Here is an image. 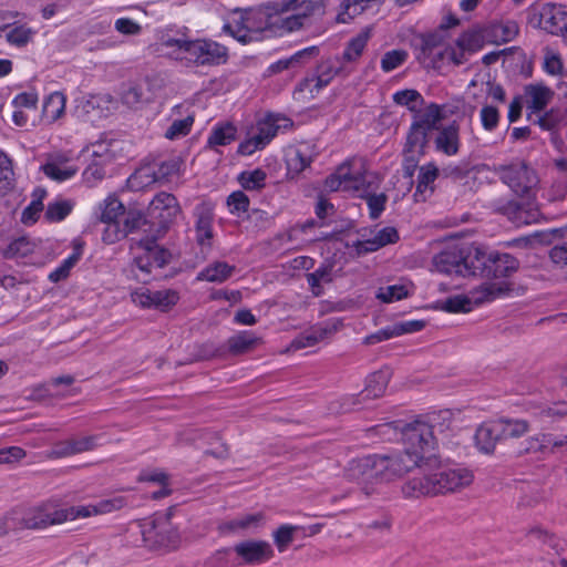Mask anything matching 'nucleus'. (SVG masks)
<instances>
[{"mask_svg":"<svg viewBox=\"0 0 567 567\" xmlns=\"http://www.w3.org/2000/svg\"><path fill=\"white\" fill-rule=\"evenodd\" d=\"M123 216L124 219L122 223V227L125 230L126 236L136 233L137 230L144 228L145 226L150 227L151 225V220L148 221L146 216L140 210L131 209L127 213L125 212Z\"/></svg>","mask_w":567,"mask_h":567,"instance_id":"obj_54","label":"nucleus"},{"mask_svg":"<svg viewBox=\"0 0 567 567\" xmlns=\"http://www.w3.org/2000/svg\"><path fill=\"white\" fill-rule=\"evenodd\" d=\"M488 34L495 41L507 43L513 41L519 33L518 23L514 20L493 21L487 27Z\"/></svg>","mask_w":567,"mask_h":567,"instance_id":"obj_34","label":"nucleus"},{"mask_svg":"<svg viewBox=\"0 0 567 567\" xmlns=\"http://www.w3.org/2000/svg\"><path fill=\"white\" fill-rule=\"evenodd\" d=\"M313 162V157L301 148L290 153L286 159L288 175L297 176Z\"/></svg>","mask_w":567,"mask_h":567,"instance_id":"obj_44","label":"nucleus"},{"mask_svg":"<svg viewBox=\"0 0 567 567\" xmlns=\"http://www.w3.org/2000/svg\"><path fill=\"white\" fill-rule=\"evenodd\" d=\"M473 478L472 471L466 467H440L432 474L410 480L404 484L403 493L410 497L453 493L468 486Z\"/></svg>","mask_w":567,"mask_h":567,"instance_id":"obj_3","label":"nucleus"},{"mask_svg":"<svg viewBox=\"0 0 567 567\" xmlns=\"http://www.w3.org/2000/svg\"><path fill=\"white\" fill-rule=\"evenodd\" d=\"M302 529V526L290 524H282L278 528H276L272 532V538L278 551H286L290 544L295 540L296 533Z\"/></svg>","mask_w":567,"mask_h":567,"instance_id":"obj_42","label":"nucleus"},{"mask_svg":"<svg viewBox=\"0 0 567 567\" xmlns=\"http://www.w3.org/2000/svg\"><path fill=\"white\" fill-rule=\"evenodd\" d=\"M446 38L447 34L442 33L437 29L415 35L412 45L419 51L416 59L419 61L429 59L433 54L434 49L440 47Z\"/></svg>","mask_w":567,"mask_h":567,"instance_id":"obj_22","label":"nucleus"},{"mask_svg":"<svg viewBox=\"0 0 567 567\" xmlns=\"http://www.w3.org/2000/svg\"><path fill=\"white\" fill-rule=\"evenodd\" d=\"M475 249L476 244L446 246L433 257V265L437 271L445 275L473 276Z\"/></svg>","mask_w":567,"mask_h":567,"instance_id":"obj_6","label":"nucleus"},{"mask_svg":"<svg viewBox=\"0 0 567 567\" xmlns=\"http://www.w3.org/2000/svg\"><path fill=\"white\" fill-rule=\"evenodd\" d=\"M403 451L370 454L352 461L350 476L363 481L390 482L415 467L433 466L437 462L433 425L415 420L400 427Z\"/></svg>","mask_w":567,"mask_h":567,"instance_id":"obj_1","label":"nucleus"},{"mask_svg":"<svg viewBox=\"0 0 567 567\" xmlns=\"http://www.w3.org/2000/svg\"><path fill=\"white\" fill-rule=\"evenodd\" d=\"M332 269L333 265L330 262H323L313 272L306 274L307 282L310 286V289L313 296L319 297L323 289L321 282H331L332 281Z\"/></svg>","mask_w":567,"mask_h":567,"instance_id":"obj_37","label":"nucleus"},{"mask_svg":"<svg viewBox=\"0 0 567 567\" xmlns=\"http://www.w3.org/2000/svg\"><path fill=\"white\" fill-rule=\"evenodd\" d=\"M472 167L468 162L462 161L458 164H450L441 169V175L451 178L453 182H461L470 175Z\"/></svg>","mask_w":567,"mask_h":567,"instance_id":"obj_61","label":"nucleus"},{"mask_svg":"<svg viewBox=\"0 0 567 567\" xmlns=\"http://www.w3.org/2000/svg\"><path fill=\"white\" fill-rule=\"evenodd\" d=\"M264 520L265 516L262 513L246 514L220 523L217 529L223 535L236 534L251 528H258L262 525Z\"/></svg>","mask_w":567,"mask_h":567,"instance_id":"obj_21","label":"nucleus"},{"mask_svg":"<svg viewBox=\"0 0 567 567\" xmlns=\"http://www.w3.org/2000/svg\"><path fill=\"white\" fill-rule=\"evenodd\" d=\"M342 326L343 322L339 318L328 319L324 322L316 324L311 329L300 333L293 339L291 344L295 349L313 347L336 333Z\"/></svg>","mask_w":567,"mask_h":567,"instance_id":"obj_13","label":"nucleus"},{"mask_svg":"<svg viewBox=\"0 0 567 567\" xmlns=\"http://www.w3.org/2000/svg\"><path fill=\"white\" fill-rule=\"evenodd\" d=\"M207 567H238L233 547H223L215 550L206 560Z\"/></svg>","mask_w":567,"mask_h":567,"instance_id":"obj_47","label":"nucleus"},{"mask_svg":"<svg viewBox=\"0 0 567 567\" xmlns=\"http://www.w3.org/2000/svg\"><path fill=\"white\" fill-rule=\"evenodd\" d=\"M92 161L83 172L86 182L102 181L105 176V167L111 163L112 156L109 152L101 153L93 151Z\"/></svg>","mask_w":567,"mask_h":567,"instance_id":"obj_31","label":"nucleus"},{"mask_svg":"<svg viewBox=\"0 0 567 567\" xmlns=\"http://www.w3.org/2000/svg\"><path fill=\"white\" fill-rule=\"evenodd\" d=\"M363 174L353 175L346 164L340 165L337 171L324 179V187L329 192L347 190L359 192L363 186Z\"/></svg>","mask_w":567,"mask_h":567,"instance_id":"obj_15","label":"nucleus"},{"mask_svg":"<svg viewBox=\"0 0 567 567\" xmlns=\"http://www.w3.org/2000/svg\"><path fill=\"white\" fill-rule=\"evenodd\" d=\"M178 301V295L174 290L152 291V308L162 312L171 310Z\"/></svg>","mask_w":567,"mask_h":567,"instance_id":"obj_53","label":"nucleus"},{"mask_svg":"<svg viewBox=\"0 0 567 567\" xmlns=\"http://www.w3.org/2000/svg\"><path fill=\"white\" fill-rule=\"evenodd\" d=\"M226 203L229 213L237 216L247 213L250 205L249 197L243 190H235L229 194Z\"/></svg>","mask_w":567,"mask_h":567,"instance_id":"obj_59","label":"nucleus"},{"mask_svg":"<svg viewBox=\"0 0 567 567\" xmlns=\"http://www.w3.org/2000/svg\"><path fill=\"white\" fill-rule=\"evenodd\" d=\"M496 424L502 441L522 437L529 431V422L523 419L499 417Z\"/></svg>","mask_w":567,"mask_h":567,"instance_id":"obj_29","label":"nucleus"},{"mask_svg":"<svg viewBox=\"0 0 567 567\" xmlns=\"http://www.w3.org/2000/svg\"><path fill=\"white\" fill-rule=\"evenodd\" d=\"M189 61L197 65H220L228 60V49L213 40H193L188 53Z\"/></svg>","mask_w":567,"mask_h":567,"instance_id":"obj_12","label":"nucleus"},{"mask_svg":"<svg viewBox=\"0 0 567 567\" xmlns=\"http://www.w3.org/2000/svg\"><path fill=\"white\" fill-rule=\"evenodd\" d=\"M74 206L73 199L56 198L48 204L44 218L48 223H60L72 213Z\"/></svg>","mask_w":567,"mask_h":567,"instance_id":"obj_36","label":"nucleus"},{"mask_svg":"<svg viewBox=\"0 0 567 567\" xmlns=\"http://www.w3.org/2000/svg\"><path fill=\"white\" fill-rule=\"evenodd\" d=\"M484 45V39L477 30H466L455 40V47L467 53H475Z\"/></svg>","mask_w":567,"mask_h":567,"instance_id":"obj_46","label":"nucleus"},{"mask_svg":"<svg viewBox=\"0 0 567 567\" xmlns=\"http://www.w3.org/2000/svg\"><path fill=\"white\" fill-rule=\"evenodd\" d=\"M483 296L477 298L478 302L493 301L498 297L507 296L512 291V286L508 282H486L482 285Z\"/></svg>","mask_w":567,"mask_h":567,"instance_id":"obj_56","label":"nucleus"},{"mask_svg":"<svg viewBox=\"0 0 567 567\" xmlns=\"http://www.w3.org/2000/svg\"><path fill=\"white\" fill-rule=\"evenodd\" d=\"M549 2L533 4L528 9V23L536 29H543L546 31V25L548 24V17L550 13Z\"/></svg>","mask_w":567,"mask_h":567,"instance_id":"obj_52","label":"nucleus"},{"mask_svg":"<svg viewBox=\"0 0 567 567\" xmlns=\"http://www.w3.org/2000/svg\"><path fill=\"white\" fill-rule=\"evenodd\" d=\"M429 144V132L425 130H421L420 127L413 128V124L406 134L405 144L403 147V154L414 153L416 147L419 148V154L424 155L425 148Z\"/></svg>","mask_w":567,"mask_h":567,"instance_id":"obj_38","label":"nucleus"},{"mask_svg":"<svg viewBox=\"0 0 567 567\" xmlns=\"http://www.w3.org/2000/svg\"><path fill=\"white\" fill-rule=\"evenodd\" d=\"M213 214L209 210L202 209L197 214L195 230L196 240L200 246L210 245L209 240L213 238Z\"/></svg>","mask_w":567,"mask_h":567,"instance_id":"obj_40","label":"nucleus"},{"mask_svg":"<svg viewBox=\"0 0 567 567\" xmlns=\"http://www.w3.org/2000/svg\"><path fill=\"white\" fill-rule=\"evenodd\" d=\"M408 295L409 292L404 285H391L379 288L375 297L384 303H391L406 298Z\"/></svg>","mask_w":567,"mask_h":567,"instance_id":"obj_58","label":"nucleus"},{"mask_svg":"<svg viewBox=\"0 0 567 567\" xmlns=\"http://www.w3.org/2000/svg\"><path fill=\"white\" fill-rule=\"evenodd\" d=\"M368 42V35L364 33H360L357 37L352 38L346 45L342 55L339 56L341 62H354L357 61Z\"/></svg>","mask_w":567,"mask_h":567,"instance_id":"obj_50","label":"nucleus"},{"mask_svg":"<svg viewBox=\"0 0 567 567\" xmlns=\"http://www.w3.org/2000/svg\"><path fill=\"white\" fill-rule=\"evenodd\" d=\"M238 137L237 126L231 122L216 123L207 138L206 148L214 150L217 146H227Z\"/></svg>","mask_w":567,"mask_h":567,"instance_id":"obj_23","label":"nucleus"},{"mask_svg":"<svg viewBox=\"0 0 567 567\" xmlns=\"http://www.w3.org/2000/svg\"><path fill=\"white\" fill-rule=\"evenodd\" d=\"M257 134L255 135L259 141V145L264 147L277 135L279 125L277 118L272 115L257 122Z\"/></svg>","mask_w":567,"mask_h":567,"instance_id":"obj_49","label":"nucleus"},{"mask_svg":"<svg viewBox=\"0 0 567 567\" xmlns=\"http://www.w3.org/2000/svg\"><path fill=\"white\" fill-rule=\"evenodd\" d=\"M297 11L300 16H322L324 13L323 0H280V1H268L261 4L256 14L260 18H265L264 27L259 29H269L277 22H272L271 19L278 17L280 13L287 11Z\"/></svg>","mask_w":567,"mask_h":567,"instance_id":"obj_9","label":"nucleus"},{"mask_svg":"<svg viewBox=\"0 0 567 567\" xmlns=\"http://www.w3.org/2000/svg\"><path fill=\"white\" fill-rule=\"evenodd\" d=\"M173 507L165 513H156L153 518L142 525V538L151 549H176L181 542V535L171 523Z\"/></svg>","mask_w":567,"mask_h":567,"instance_id":"obj_5","label":"nucleus"},{"mask_svg":"<svg viewBox=\"0 0 567 567\" xmlns=\"http://www.w3.org/2000/svg\"><path fill=\"white\" fill-rule=\"evenodd\" d=\"M434 309L449 313H466L472 310V301L465 295H455L445 300H437L434 305Z\"/></svg>","mask_w":567,"mask_h":567,"instance_id":"obj_39","label":"nucleus"},{"mask_svg":"<svg viewBox=\"0 0 567 567\" xmlns=\"http://www.w3.org/2000/svg\"><path fill=\"white\" fill-rule=\"evenodd\" d=\"M235 266L226 261H215L206 266L197 275V280H206L208 282H224L235 271Z\"/></svg>","mask_w":567,"mask_h":567,"instance_id":"obj_32","label":"nucleus"},{"mask_svg":"<svg viewBox=\"0 0 567 567\" xmlns=\"http://www.w3.org/2000/svg\"><path fill=\"white\" fill-rule=\"evenodd\" d=\"M434 146L437 152L446 156L456 155L461 146L460 124L453 121L446 126H440L434 138Z\"/></svg>","mask_w":567,"mask_h":567,"instance_id":"obj_17","label":"nucleus"},{"mask_svg":"<svg viewBox=\"0 0 567 567\" xmlns=\"http://www.w3.org/2000/svg\"><path fill=\"white\" fill-rule=\"evenodd\" d=\"M163 236H159L158 234L150 233L143 238L135 239L131 238L132 245H136L137 247L146 250L147 255L150 256L151 260L153 261V265L163 268L167 264L171 262L172 254L168 249L164 247H159L156 241L162 238Z\"/></svg>","mask_w":567,"mask_h":567,"instance_id":"obj_18","label":"nucleus"},{"mask_svg":"<svg viewBox=\"0 0 567 567\" xmlns=\"http://www.w3.org/2000/svg\"><path fill=\"white\" fill-rule=\"evenodd\" d=\"M441 175V171L434 163H427L419 168L417 184L414 196L424 193L427 188L434 192L432 184Z\"/></svg>","mask_w":567,"mask_h":567,"instance_id":"obj_43","label":"nucleus"},{"mask_svg":"<svg viewBox=\"0 0 567 567\" xmlns=\"http://www.w3.org/2000/svg\"><path fill=\"white\" fill-rule=\"evenodd\" d=\"M193 123V116H187L182 120H175L166 130L164 136L167 140H176L181 136H186L190 132Z\"/></svg>","mask_w":567,"mask_h":567,"instance_id":"obj_63","label":"nucleus"},{"mask_svg":"<svg viewBox=\"0 0 567 567\" xmlns=\"http://www.w3.org/2000/svg\"><path fill=\"white\" fill-rule=\"evenodd\" d=\"M413 113V128L420 127L429 133L440 128L437 123L443 118L441 105L432 102L423 111L417 109Z\"/></svg>","mask_w":567,"mask_h":567,"instance_id":"obj_24","label":"nucleus"},{"mask_svg":"<svg viewBox=\"0 0 567 567\" xmlns=\"http://www.w3.org/2000/svg\"><path fill=\"white\" fill-rule=\"evenodd\" d=\"M125 214V207L122 202L115 196H109L101 207L99 219L102 223L118 221L117 218Z\"/></svg>","mask_w":567,"mask_h":567,"instance_id":"obj_48","label":"nucleus"},{"mask_svg":"<svg viewBox=\"0 0 567 567\" xmlns=\"http://www.w3.org/2000/svg\"><path fill=\"white\" fill-rule=\"evenodd\" d=\"M391 378L389 369H381L369 374L365 380V388L357 393L344 395L339 400V411L349 413L367 406V401L382 396Z\"/></svg>","mask_w":567,"mask_h":567,"instance_id":"obj_8","label":"nucleus"},{"mask_svg":"<svg viewBox=\"0 0 567 567\" xmlns=\"http://www.w3.org/2000/svg\"><path fill=\"white\" fill-rule=\"evenodd\" d=\"M495 210L506 216L517 227L536 223L540 215L539 210L532 207L530 204H524L517 200L499 202Z\"/></svg>","mask_w":567,"mask_h":567,"instance_id":"obj_14","label":"nucleus"},{"mask_svg":"<svg viewBox=\"0 0 567 567\" xmlns=\"http://www.w3.org/2000/svg\"><path fill=\"white\" fill-rule=\"evenodd\" d=\"M83 249L84 244L82 241L73 240L72 254L65 258L59 267L49 274L48 279L53 284L65 280L70 276L71 269L80 261L83 255Z\"/></svg>","mask_w":567,"mask_h":567,"instance_id":"obj_26","label":"nucleus"},{"mask_svg":"<svg viewBox=\"0 0 567 567\" xmlns=\"http://www.w3.org/2000/svg\"><path fill=\"white\" fill-rule=\"evenodd\" d=\"M550 13L546 32L553 35H567V6L549 2Z\"/></svg>","mask_w":567,"mask_h":567,"instance_id":"obj_33","label":"nucleus"},{"mask_svg":"<svg viewBox=\"0 0 567 567\" xmlns=\"http://www.w3.org/2000/svg\"><path fill=\"white\" fill-rule=\"evenodd\" d=\"M408 56V52L402 49H395L385 52L381 59L382 71L391 72L395 70L406 61Z\"/></svg>","mask_w":567,"mask_h":567,"instance_id":"obj_60","label":"nucleus"},{"mask_svg":"<svg viewBox=\"0 0 567 567\" xmlns=\"http://www.w3.org/2000/svg\"><path fill=\"white\" fill-rule=\"evenodd\" d=\"M100 439L101 435H89L80 439H71L65 442L63 454L73 455L86 451H92L99 446Z\"/></svg>","mask_w":567,"mask_h":567,"instance_id":"obj_45","label":"nucleus"},{"mask_svg":"<svg viewBox=\"0 0 567 567\" xmlns=\"http://www.w3.org/2000/svg\"><path fill=\"white\" fill-rule=\"evenodd\" d=\"M260 342V338L256 337L251 331H240L228 338L226 353L231 355H240L252 350Z\"/></svg>","mask_w":567,"mask_h":567,"instance_id":"obj_27","label":"nucleus"},{"mask_svg":"<svg viewBox=\"0 0 567 567\" xmlns=\"http://www.w3.org/2000/svg\"><path fill=\"white\" fill-rule=\"evenodd\" d=\"M543 131L555 132L567 126V102L564 105L551 107L535 121Z\"/></svg>","mask_w":567,"mask_h":567,"instance_id":"obj_28","label":"nucleus"},{"mask_svg":"<svg viewBox=\"0 0 567 567\" xmlns=\"http://www.w3.org/2000/svg\"><path fill=\"white\" fill-rule=\"evenodd\" d=\"M372 184L367 182L363 176V186L359 192H355L357 196L365 199L368 208H369V217L373 220L380 218L382 213L385 209V205L388 202V195L384 193L374 194L371 192Z\"/></svg>","mask_w":567,"mask_h":567,"instance_id":"obj_25","label":"nucleus"},{"mask_svg":"<svg viewBox=\"0 0 567 567\" xmlns=\"http://www.w3.org/2000/svg\"><path fill=\"white\" fill-rule=\"evenodd\" d=\"M519 267L520 261L515 256L476 244L473 276L505 279L516 274Z\"/></svg>","mask_w":567,"mask_h":567,"instance_id":"obj_4","label":"nucleus"},{"mask_svg":"<svg viewBox=\"0 0 567 567\" xmlns=\"http://www.w3.org/2000/svg\"><path fill=\"white\" fill-rule=\"evenodd\" d=\"M238 567L258 566L275 557L272 546L264 539H246L234 545Z\"/></svg>","mask_w":567,"mask_h":567,"instance_id":"obj_11","label":"nucleus"},{"mask_svg":"<svg viewBox=\"0 0 567 567\" xmlns=\"http://www.w3.org/2000/svg\"><path fill=\"white\" fill-rule=\"evenodd\" d=\"M525 94L529 97L527 109L529 110L528 118H530L533 113H540L546 109L555 92L543 83H535L525 86Z\"/></svg>","mask_w":567,"mask_h":567,"instance_id":"obj_19","label":"nucleus"},{"mask_svg":"<svg viewBox=\"0 0 567 567\" xmlns=\"http://www.w3.org/2000/svg\"><path fill=\"white\" fill-rule=\"evenodd\" d=\"M316 83L310 89L311 96L319 93L323 87L328 86L332 80L340 74L347 76L349 72H344V68L341 65V60L337 55L334 58H327L320 61L315 71Z\"/></svg>","mask_w":567,"mask_h":567,"instance_id":"obj_16","label":"nucleus"},{"mask_svg":"<svg viewBox=\"0 0 567 567\" xmlns=\"http://www.w3.org/2000/svg\"><path fill=\"white\" fill-rule=\"evenodd\" d=\"M493 171L518 196H528L537 184L534 171L524 162L495 165Z\"/></svg>","mask_w":567,"mask_h":567,"instance_id":"obj_10","label":"nucleus"},{"mask_svg":"<svg viewBox=\"0 0 567 567\" xmlns=\"http://www.w3.org/2000/svg\"><path fill=\"white\" fill-rule=\"evenodd\" d=\"M33 251L31 243L25 237L13 239L3 250L2 256L6 259L27 257Z\"/></svg>","mask_w":567,"mask_h":567,"instance_id":"obj_55","label":"nucleus"},{"mask_svg":"<svg viewBox=\"0 0 567 567\" xmlns=\"http://www.w3.org/2000/svg\"><path fill=\"white\" fill-rule=\"evenodd\" d=\"M151 218L148 233L165 236L167 231L176 224L178 217H182L183 210L177 197L167 192L157 193L151 200L147 208Z\"/></svg>","mask_w":567,"mask_h":567,"instance_id":"obj_7","label":"nucleus"},{"mask_svg":"<svg viewBox=\"0 0 567 567\" xmlns=\"http://www.w3.org/2000/svg\"><path fill=\"white\" fill-rule=\"evenodd\" d=\"M528 535L548 545L557 555H561L565 551V546L561 540L556 535L542 527L529 529Z\"/></svg>","mask_w":567,"mask_h":567,"instance_id":"obj_57","label":"nucleus"},{"mask_svg":"<svg viewBox=\"0 0 567 567\" xmlns=\"http://www.w3.org/2000/svg\"><path fill=\"white\" fill-rule=\"evenodd\" d=\"M65 95L61 92H53L47 96L42 105L43 117L52 123L59 120L65 111Z\"/></svg>","mask_w":567,"mask_h":567,"instance_id":"obj_35","label":"nucleus"},{"mask_svg":"<svg viewBox=\"0 0 567 567\" xmlns=\"http://www.w3.org/2000/svg\"><path fill=\"white\" fill-rule=\"evenodd\" d=\"M393 102L401 106H406L409 111L416 112L417 106L415 103L420 105L424 104V99L421 93L414 89H404L398 91L392 96Z\"/></svg>","mask_w":567,"mask_h":567,"instance_id":"obj_51","label":"nucleus"},{"mask_svg":"<svg viewBox=\"0 0 567 567\" xmlns=\"http://www.w3.org/2000/svg\"><path fill=\"white\" fill-rule=\"evenodd\" d=\"M267 173L261 168L243 171L238 174L237 181L245 190H260L265 188Z\"/></svg>","mask_w":567,"mask_h":567,"instance_id":"obj_41","label":"nucleus"},{"mask_svg":"<svg viewBox=\"0 0 567 567\" xmlns=\"http://www.w3.org/2000/svg\"><path fill=\"white\" fill-rule=\"evenodd\" d=\"M558 237L563 239L561 243L555 244L549 250L550 260L560 268L567 267V227L556 228L550 231V234L545 235L546 238L542 239V241L550 243L549 237Z\"/></svg>","mask_w":567,"mask_h":567,"instance_id":"obj_30","label":"nucleus"},{"mask_svg":"<svg viewBox=\"0 0 567 567\" xmlns=\"http://www.w3.org/2000/svg\"><path fill=\"white\" fill-rule=\"evenodd\" d=\"M320 49L317 45H311L302 50L297 51L292 55L288 56L291 69H297L306 65L312 59L319 55Z\"/></svg>","mask_w":567,"mask_h":567,"instance_id":"obj_64","label":"nucleus"},{"mask_svg":"<svg viewBox=\"0 0 567 567\" xmlns=\"http://www.w3.org/2000/svg\"><path fill=\"white\" fill-rule=\"evenodd\" d=\"M127 505L124 496H113L99 501L96 504L70 506L60 508L51 502L43 503L27 511L21 524L27 529H42L51 525L61 524L69 519L90 517L92 515L107 514L118 511Z\"/></svg>","mask_w":567,"mask_h":567,"instance_id":"obj_2","label":"nucleus"},{"mask_svg":"<svg viewBox=\"0 0 567 567\" xmlns=\"http://www.w3.org/2000/svg\"><path fill=\"white\" fill-rule=\"evenodd\" d=\"M544 71L549 75L564 76V63L559 53L547 50L544 55Z\"/></svg>","mask_w":567,"mask_h":567,"instance_id":"obj_62","label":"nucleus"},{"mask_svg":"<svg viewBox=\"0 0 567 567\" xmlns=\"http://www.w3.org/2000/svg\"><path fill=\"white\" fill-rule=\"evenodd\" d=\"M496 420L482 423L475 431L474 440L477 449L486 454L492 453L498 442H502Z\"/></svg>","mask_w":567,"mask_h":567,"instance_id":"obj_20","label":"nucleus"}]
</instances>
